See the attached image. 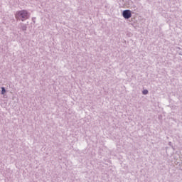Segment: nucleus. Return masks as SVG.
Listing matches in <instances>:
<instances>
[{"label": "nucleus", "instance_id": "1", "mask_svg": "<svg viewBox=\"0 0 182 182\" xmlns=\"http://www.w3.org/2000/svg\"><path fill=\"white\" fill-rule=\"evenodd\" d=\"M16 18L17 19H21V21H25L28 19V11L23 10L16 13Z\"/></svg>", "mask_w": 182, "mask_h": 182}, {"label": "nucleus", "instance_id": "2", "mask_svg": "<svg viewBox=\"0 0 182 182\" xmlns=\"http://www.w3.org/2000/svg\"><path fill=\"white\" fill-rule=\"evenodd\" d=\"M122 16H124L125 19H129V18H132V11L124 10L122 13Z\"/></svg>", "mask_w": 182, "mask_h": 182}, {"label": "nucleus", "instance_id": "3", "mask_svg": "<svg viewBox=\"0 0 182 182\" xmlns=\"http://www.w3.org/2000/svg\"><path fill=\"white\" fill-rule=\"evenodd\" d=\"M142 93L143 95H147V93H149V91L147 90H144Z\"/></svg>", "mask_w": 182, "mask_h": 182}, {"label": "nucleus", "instance_id": "4", "mask_svg": "<svg viewBox=\"0 0 182 182\" xmlns=\"http://www.w3.org/2000/svg\"><path fill=\"white\" fill-rule=\"evenodd\" d=\"M1 89H2V90H1V94H2V95H4V93H5V92H6L5 88H4V87H2Z\"/></svg>", "mask_w": 182, "mask_h": 182}]
</instances>
